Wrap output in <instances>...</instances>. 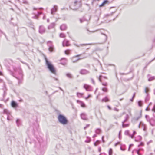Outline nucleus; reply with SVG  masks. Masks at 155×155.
<instances>
[{"label": "nucleus", "mask_w": 155, "mask_h": 155, "mask_svg": "<svg viewBox=\"0 0 155 155\" xmlns=\"http://www.w3.org/2000/svg\"><path fill=\"white\" fill-rule=\"evenodd\" d=\"M13 69L14 72L16 73L18 72L19 74V76L17 77L15 76V74L10 70H9L10 74L13 77H15L18 80V83H21V80L22 79L23 77V74L21 68L20 67L17 68L15 66L13 67Z\"/></svg>", "instance_id": "obj_1"}, {"label": "nucleus", "mask_w": 155, "mask_h": 155, "mask_svg": "<svg viewBox=\"0 0 155 155\" xmlns=\"http://www.w3.org/2000/svg\"><path fill=\"white\" fill-rule=\"evenodd\" d=\"M45 59L46 65L47 66L48 68L52 73L56 75V72L54 66L50 61H48L47 59Z\"/></svg>", "instance_id": "obj_2"}, {"label": "nucleus", "mask_w": 155, "mask_h": 155, "mask_svg": "<svg viewBox=\"0 0 155 155\" xmlns=\"http://www.w3.org/2000/svg\"><path fill=\"white\" fill-rule=\"evenodd\" d=\"M58 119L59 122L63 125L66 124L68 123L66 117L63 115L59 114L58 116Z\"/></svg>", "instance_id": "obj_3"}, {"label": "nucleus", "mask_w": 155, "mask_h": 155, "mask_svg": "<svg viewBox=\"0 0 155 155\" xmlns=\"http://www.w3.org/2000/svg\"><path fill=\"white\" fill-rule=\"evenodd\" d=\"M81 5V0H76L72 3L70 6L71 9L76 10L78 9Z\"/></svg>", "instance_id": "obj_4"}, {"label": "nucleus", "mask_w": 155, "mask_h": 155, "mask_svg": "<svg viewBox=\"0 0 155 155\" xmlns=\"http://www.w3.org/2000/svg\"><path fill=\"white\" fill-rule=\"evenodd\" d=\"M81 5V0H76L72 3L70 6L71 9L76 10L78 9Z\"/></svg>", "instance_id": "obj_5"}, {"label": "nucleus", "mask_w": 155, "mask_h": 155, "mask_svg": "<svg viewBox=\"0 0 155 155\" xmlns=\"http://www.w3.org/2000/svg\"><path fill=\"white\" fill-rule=\"evenodd\" d=\"M47 44L49 47V51L51 52L53 51L54 48L52 42L51 41H49L47 42Z\"/></svg>", "instance_id": "obj_6"}, {"label": "nucleus", "mask_w": 155, "mask_h": 155, "mask_svg": "<svg viewBox=\"0 0 155 155\" xmlns=\"http://www.w3.org/2000/svg\"><path fill=\"white\" fill-rule=\"evenodd\" d=\"M149 88L147 87H146L144 91L147 94V96L145 99V101L146 102H147L150 99V97L148 96V92L149 91Z\"/></svg>", "instance_id": "obj_7"}, {"label": "nucleus", "mask_w": 155, "mask_h": 155, "mask_svg": "<svg viewBox=\"0 0 155 155\" xmlns=\"http://www.w3.org/2000/svg\"><path fill=\"white\" fill-rule=\"evenodd\" d=\"M81 118L84 120H88V118L87 114L84 113H82L80 114Z\"/></svg>", "instance_id": "obj_8"}, {"label": "nucleus", "mask_w": 155, "mask_h": 155, "mask_svg": "<svg viewBox=\"0 0 155 155\" xmlns=\"http://www.w3.org/2000/svg\"><path fill=\"white\" fill-rule=\"evenodd\" d=\"M84 87L87 91H91L92 90V87L88 85L85 84L84 86Z\"/></svg>", "instance_id": "obj_9"}, {"label": "nucleus", "mask_w": 155, "mask_h": 155, "mask_svg": "<svg viewBox=\"0 0 155 155\" xmlns=\"http://www.w3.org/2000/svg\"><path fill=\"white\" fill-rule=\"evenodd\" d=\"M147 121L149 122L150 124L152 126H155V119L151 118Z\"/></svg>", "instance_id": "obj_10"}, {"label": "nucleus", "mask_w": 155, "mask_h": 155, "mask_svg": "<svg viewBox=\"0 0 155 155\" xmlns=\"http://www.w3.org/2000/svg\"><path fill=\"white\" fill-rule=\"evenodd\" d=\"M45 31L44 27L43 26H40L39 28V32L41 34L44 33Z\"/></svg>", "instance_id": "obj_11"}, {"label": "nucleus", "mask_w": 155, "mask_h": 155, "mask_svg": "<svg viewBox=\"0 0 155 155\" xmlns=\"http://www.w3.org/2000/svg\"><path fill=\"white\" fill-rule=\"evenodd\" d=\"M80 73L81 74H86L89 73V71L86 69H82L80 70Z\"/></svg>", "instance_id": "obj_12"}, {"label": "nucleus", "mask_w": 155, "mask_h": 155, "mask_svg": "<svg viewBox=\"0 0 155 155\" xmlns=\"http://www.w3.org/2000/svg\"><path fill=\"white\" fill-rule=\"evenodd\" d=\"M58 9L57 6H54L53 8L51 9V13L52 15H54L55 12L57 11Z\"/></svg>", "instance_id": "obj_13"}, {"label": "nucleus", "mask_w": 155, "mask_h": 155, "mask_svg": "<svg viewBox=\"0 0 155 155\" xmlns=\"http://www.w3.org/2000/svg\"><path fill=\"white\" fill-rule=\"evenodd\" d=\"M63 46H68L70 45L69 41L66 39H65L63 42Z\"/></svg>", "instance_id": "obj_14"}, {"label": "nucleus", "mask_w": 155, "mask_h": 155, "mask_svg": "<svg viewBox=\"0 0 155 155\" xmlns=\"http://www.w3.org/2000/svg\"><path fill=\"white\" fill-rule=\"evenodd\" d=\"M77 102L79 104H80L81 107H85V105L83 101H80L79 100H77Z\"/></svg>", "instance_id": "obj_15"}, {"label": "nucleus", "mask_w": 155, "mask_h": 155, "mask_svg": "<svg viewBox=\"0 0 155 155\" xmlns=\"http://www.w3.org/2000/svg\"><path fill=\"white\" fill-rule=\"evenodd\" d=\"M61 62L60 63L64 65H65L66 64L67 61L66 59H61L60 60Z\"/></svg>", "instance_id": "obj_16"}, {"label": "nucleus", "mask_w": 155, "mask_h": 155, "mask_svg": "<svg viewBox=\"0 0 155 155\" xmlns=\"http://www.w3.org/2000/svg\"><path fill=\"white\" fill-rule=\"evenodd\" d=\"M67 27L66 25L62 24L60 27V28L61 30H64L67 29Z\"/></svg>", "instance_id": "obj_17"}, {"label": "nucleus", "mask_w": 155, "mask_h": 155, "mask_svg": "<svg viewBox=\"0 0 155 155\" xmlns=\"http://www.w3.org/2000/svg\"><path fill=\"white\" fill-rule=\"evenodd\" d=\"M101 34L104 35V39L102 43H101V44H103L106 42L107 39V35L106 34H103V33H101Z\"/></svg>", "instance_id": "obj_18"}, {"label": "nucleus", "mask_w": 155, "mask_h": 155, "mask_svg": "<svg viewBox=\"0 0 155 155\" xmlns=\"http://www.w3.org/2000/svg\"><path fill=\"white\" fill-rule=\"evenodd\" d=\"M41 14L42 12H38V14L35 15L32 17V18L34 19H38V16Z\"/></svg>", "instance_id": "obj_19"}, {"label": "nucleus", "mask_w": 155, "mask_h": 155, "mask_svg": "<svg viewBox=\"0 0 155 155\" xmlns=\"http://www.w3.org/2000/svg\"><path fill=\"white\" fill-rule=\"evenodd\" d=\"M12 106L14 107H16L17 106V104L14 101H12L11 103Z\"/></svg>", "instance_id": "obj_20"}, {"label": "nucleus", "mask_w": 155, "mask_h": 155, "mask_svg": "<svg viewBox=\"0 0 155 155\" xmlns=\"http://www.w3.org/2000/svg\"><path fill=\"white\" fill-rule=\"evenodd\" d=\"M55 25V24L54 23H51L50 25L48 27V29L52 28H54Z\"/></svg>", "instance_id": "obj_21"}, {"label": "nucleus", "mask_w": 155, "mask_h": 155, "mask_svg": "<svg viewBox=\"0 0 155 155\" xmlns=\"http://www.w3.org/2000/svg\"><path fill=\"white\" fill-rule=\"evenodd\" d=\"M141 117V114H140V116L137 117H134L133 118L132 120V122H134L135 121H137Z\"/></svg>", "instance_id": "obj_22"}, {"label": "nucleus", "mask_w": 155, "mask_h": 155, "mask_svg": "<svg viewBox=\"0 0 155 155\" xmlns=\"http://www.w3.org/2000/svg\"><path fill=\"white\" fill-rule=\"evenodd\" d=\"M129 116L128 114H126L125 117V119L122 122V123H125L129 119Z\"/></svg>", "instance_id": "obj_23"}, {"label": "nucleus", "mask_w": 155, "mask_h": 155, "mask_svg": "<svg viewBox=\"0 0 155 155\" xmlns=\"http://www.w3.org/2000/svg\"><path fill=\"white\" fill-rule=\"evenodd\" d=\"M101 101H102V102H107L109 101V99H108V98H107V97H106L102 99Z\"/></svg>", "instance_id": "obj_24"}, {"label": "nucleus", "mask_w": 155, "mask_h": 155, "mask_svg": "<svg viewBox=\"0 0 155 155\" xmlns=\"http://www.w3.org/2000/svg\"><path fill=\"white\" fill-rule=\"evenodd\" d=\"M83 94H84V93H80L78 92L77 93V96L78 97H80V98L82 97L83 95Z\"/></svg>", "instance_id": "obj_25"}, {"label": "nucleus", "mask_w": 155, "mask_h": 155, "mask_svg": "<svg viewBox=\"0 0 155 155\" xmlns=\"http://www.w3.org/2000/svg\"><path fill=\"white\" fill-rule=\"evenodd\" d=\"M84 54V53H83L82 54H80L74 56V57H82V58H84V57L83 56V55Z\"/></svg>", "instance_id": "obj_26"}, {"label": "nucleus", "mask_w": 155, "mask_h": 155, "mask_svg": "<svg viewBox=\"0 0 155 155\" xmlns=\"http://www.w3.org/2000/svg\"><path fill=\"white\" fill-rule=\"evenodd\" d=\"M122 126L124 128L126 127H128L129 126V124H124V123H122Z\"/></svg>", "instance_id": "obj_27"}, {"label": "nucleus", "mask_w": 155, "mask_h": 155, "mask_svg": "<svg viewBox=\"0 0 155 155\" xmlns=\"http://www.w3.org/2000/svg\"><path fill=\"white\" fill-rule=\"evenodd\" d=\"M108 1L107 0H105L104 2L100 5V7H101L103 6L104 4L108 2Z\"/></svg>", "instance_id": "obj_28"}, {"label": "nucleus", "mask_w": 155, "mask_h": 155, "mask_svg": "<svg viewBox=\"0 0 155 155\" xmlns=\"http://www.w3.org/2000/svg\"><path fill=\"white\" fill-rule=\"evenodd\" d=\"M3 112L4 114H6L7 115L10 114V113L6 109H4Z\"/></svg>", "instance_id": "obj_29"}, {"label": "nucleus", "mask_w": 155, "mask_h": 155, "mask_svg": "<svg viewBox=\"0 0 155 155\" xmlns=\"http://www.w3.org/2000/svg\"><path fill=\"white\" fill-rule=\"evenodd\" d=\"M16 123L17 124V125L18 126H19L20 125V119H17L16 120Z\"/></svg>", "instance_id": "obj_30"}, {"label": "nucleus", "mask_w": 155, "mask_h": 155, "mask_svg": "<svg viewBox=\"0 0 155 155\" xmlns=\"http://www.w3.org/2000/svg\"><path fill=\"white\" fill-rule=\"evenodd\" d=\"M155 79V77L153 76L150 77L148 78V80L149 81H151Z\"/></svg>", "instance_id": "obj_31"}, {"label": "nucleus", "mask_w": 155, "mask_h": 155, "mask_svg": "<svg viewBox=\"0 0 155 155\" xmlns=\"http://www.w3.org/2000/svg\"><path fill=\"white\" fill-rule=\"evenodd\" d=\"M101 132V130L99 128L97 129L95 131V133L97 134H100Z\"/></svg>", "instance_id": "obj_32"}, {"label": "nucleus", "mask_w": 155, "mask_h": 155, "mask_svg": "<svg viewBox=\"0 0 155 155\" xmlns=\"http://www.w3.org/2000/svg\"><path fill=\"white\" fill-rule=\"evenodd\" d=\"M66 76L68 78H72V76L71 74L69 73H67L66 74Z\"/></svg>", "instance_id": "obj_33"}, {"label": "nucleus", "mask_w": 155, "mask_h": 155, "mask_svg": "<svg viewBox=\"0 0 155 155\" xmlns=\"http://www.w3.org/2000/svg\"><path fill=\"white\" fill-rule=\"evenodd\" d=\"M100 143V141L99 140H97L96 142L94 143V146H96L98 145Z\"/></svg>", "instance_id": "obj_34"}, {"label": "nucleus", "mask_w": 155, "mask_h": 155, "mask_svg": "<svg viewBox=\"0 0 155 155\" xmlns=\"http://www.w3.org/2000/svg\"><path fill=\"white\" fill-rule=\"evenodd\" d=\"M113 153L112 150V149L110 148L109 151V155H112Z\"/></svg>", "instance_id": "obj_35"}, {"label": "nucleus", "mask_w": 155, "mask_h": 155, "mask_svg": "<svg viewBox=\"0 0 155 155\" xmlns=\"http://www.w3.org/2000/svg\"><path fill=\"white\" fill-rule=\"evenodd\" d=\"M60 37L61 38H64L65 37V35L64 34L61 33L60 35Z\"/></svg>", "instance_id": "obj_36"}, {"label": "nucleus", "mask_w": 155, "mask_h": 155, "mask_svg": "<svg viewBox=\"0 0 155 155\" xmlns=\"http://www.w3.org/2000/svg\"><path fill=\"white\" fill-rule=\"evenodd\" d=\"M138 105L139 106L141 107L142 106V101H139L138 102Z\"/></svg>", "instance_id": "obj_37"}, {"label": "nucleus", "mask_w": 155, "mask_h": 155, "mask_svg": "<svg viewBox=\"0 0 155 155\" xmlns=\"http://www.w3.org/2000/svg\"><path fill=\"white\" fill-rule=\"evenodd\" d=\"M124 134L126 135H128L130 136V134L129 133V131L128 130H126L124 132Z\"/></svg>", "instance_id": "obj_38"}, {"label": "nucleus", "mask_w": 155, "mask_h": 155, "mask_svg": "<svg viewBox=\"0 0 155 155\" xmlns=\"http://www.w3.org/2000/svg\"><path fill=\"white\" fill-rule=\"evenodd\" d=\"M140 150V149H139L138 150H136V151L138 155H142V154L140 153L139 151Z\"/></svg>", "instance_id": "obj_39"}, {"label": "nucleus", "mask_w": 155, "mask_h": 155, "mask_svg": "<svg viewBox=\"0 0 155 155\" xmlns=\"http://www.w3.org/2000/svg\"><path fill=\"white\" fill-rule=\"evenodd\" d=\"M102 90L105 92H107V88L106 87H104L102 89Z\"/></svg>", "instance_id": "obj_40"}, {"label": "nucleus", "mask_w": 155, "mask_h": 155, "mask_svg": "<svg viewBox=\"0 0 155 155\" xmlns=\"http://www.w3.org/2000/svg\"><path fill=\"white\" fill-rule=\"evenodd\" d=\"M141 125H142V126H144V124L142 122H140L139 125V126H138V127L139 128H140V127L141 126Z\"/></svg>", "instance_id": "obj_41"}, {"label": "nucleus", "mask_w": 155, "mask_h": 155, "mask_svg": "<svg viewBox=\"0 0 155 155\" xmlns=\"http://www.w3.org/2000/svg\"><path fill=\"white\" fill-rule=\"evenodd\" d=\"M74 45H76L77 47H79L80 46H83V45H87V44H80V45H77L75 44H74Z\"/></svg>", "instance_id": "obj_42"}, {"label": "nucleus", "mask_w": 155, "mask_h": 155, "mask_svg": "<svg viewBox=\"0 0 155 155\" xmlns=\"http://www.w3.org/2000/svg\"><path fill=\"white\" fill-rule=\"evenodd\" d=\"M81 59H77L75 60H72V61L73 63H75L77 62L78 60H79Z\"/></svg>", "instance_id": "obj_43"}, {"label": "nucleus", "mask_w": 155, "mask_h": 155, "mask_svg": "<svg viewBox=\"0 0 155 155\" xmlns=\"http://www.w3.org/2000/svg\"><path fill=\"white\" fill-rule=\"evenodd\" d=\"M152 111L155 112V104H154L153 107L152 109Z\"/></svg>", "instance_id": "obj_44"}, {"label": "nucleus", "mask_w": 155, "mask_h": 155, "mask_svg": "<svg viewBox=\"0 0 155 155\" xmlns=\"http://www.w3.org/2000/svg\"><path fill=\"white\" fill-rule=\"evenodd\" d=\"M65 53L66 54H68L69 53V51L68 50L65 51Z\"/></svg>", "instance_id": "obj_45"}, {"label": "nucleus", "mask_w": 155, "mask_h": 155, "mask_svg": "<svg viewBox=\"0 0 155 155\" xmlns=\"http://www.w3.org/2000/svg\"><path fill=\"white\" fill-rule=\"evenodd\" d=\"M102 85L103 86H106L107 85V84L106 82L103 83H102Z\"/></svg>", "instance_id": "obj_46"}, {"label": "nucleus", "mask_w": 155, "mask_h": 155, "mask_svg": "<svg viewBox=\"0 0 155 155\" xmlns=\"http://www.w3.org/2000/svg\"><path fill=\"white\" fill-rule=\"evenodd\" d=\"M137 137L138 139V140H141V139H142L141 137L140 136H138Z\"/></svg>", "instance_id": "obj_47"}, {"label": "nucleus", "mask_w": 155, "mask_h": 155, "mask_svg": "<svg viewBox=\"0 0 155 155\" xmlns=\"http://www.w3.org/2000/svg\"><path fill=\"white\" fill-rule=\"evenodd\" d=\"M133 144H130V145L129 146V148H128V151H130V148L132 146H133Z\"/></svg>", "instance_id": "obj_48"}, {"label": "nucleus", "mask_w": 155, "mask_h": 155, "mask_svg": "<svg viewBox=\"0 0 155 155\" xmlns=\"http://www.w3.org/2000/svg\"><path fill=\"white\" fill-rule=\"evenodd\" d=\"M80 22L81 23H82L83 22H84L85 21V20L84 19H80Z\"/></svg>", "instance_id": "obj_49"}, {"label": "nucleus", "mask_w": 155, "mask_h": 155, "mask_svg": "<svg viewBox=\"0 0 155 155\" xmlns=\"http://www.w3.org/2000/svg\"><path fill=\"white\" fill-rule=\"evenodd\" d=\"M102 77V76L100 75L99 76V78H98V79L99 80V81H100V82H101V77Z\"/></svg>", "instance_id": "obj_50"}, {"label": "nucleus", "mask_w": 155, "mask_h": 155, "mask_svg": "<svg viewBox=\"0 0 155 155\" xmlns=\"http://www.w3.org/2000/svg\"><path fill=\"white\" fill-rule=\"evenodd\" d=\"M91 80L92 81V83H93V84H95V82H94V80H93V79L92 78H91Z\"/></svg>", "instance_id": "obj_51"}, {"label": "nucleus", "mask_w": 155, "mask_h": 155, "mask_svg": "<svg viewBox=\"0 0 155 155\" xmlns=\"http://www.w3.org/2000/svg\"><path fill=\"white\" fill-rule=\"evenodd\" d=\"M104 136H103L102 137V141L103 142L105 143V140H104Z\"/></svg>", "instance_id": "obj_52"}, {"label": "nucleus", "mask_w": 155, "mask_h": 155, "mask_svg": "<svg viewBox=\"0 0 155 155\" xmlns=\"http://www.w3.org/2000/svg\"><path fill=\"white\" fill-rule=\"evenodd\" d=\"M89 126V124L87 125L86 126L84 127V129H85L87 127Z\"/></svg>", "instance_id": "obj_53"}, {"label": "nucleus", "mask_w": 155, "mask_h": 155, "mask_svg": "<svg viewBox=\"0 0 155 155\" xmlns=\"http://www.w3.org/2000/svg\"><path fill=\"white\" fill-rule=\"evenodd\" d=\"M6 92L5 91H4V94L3 95V97H4L6 96Z\"/></svg>", "instance_id": "obj_54"}, {"label": "nucleus", "mask_w": 155, "mask_h": 155, "mask_svg": "<svg viewBox=\"0 0 155 155\" xmlns=\"http://www.w3.org/2000/svg\"><path fill=\"white\" fill-rule=\"evenodd\" d=\"M90 96H91V95H89L86 97L85 98V99L86 100L87 99L89 98L90 97Z\"/></svg>", "instance_id": "obj_55"}, {"label": "nucleus", "mask_w": 155, "mask_h": 155, "mask_svg": "<svg viewBox=\"0 0 155 155\" xmlns=\"http://www.w3.org/2000/svg\"><path fill=\"white\" fill-rule=\"evenodd\" d=\"M143 126V130H144L145 131H146V127H145V125L144 124V126Z\"/></svg>", "instance_id": "obj_56"}, {"label": "nucleus", "mask_w": 155, "mask_h": 155, "mask_svg": "<svg viewBox=\"0 0 155 155\" xmlns=\"http://www.w3.org/2000/svg\"><path fill=\"white\" fill-rule=\"evenodd\" d=\"M113 126H114V125H110V126L109 129H110L112 128L113 127Z\"/></svg>", "instance_id": "obj_57"}, {"label": "nucleus", "mask_w": 155, "mask_h": 155, "mask_svg": "<svg viewBox=\"0 0 155 155\" xmlns=\"http://www.w3.org/2000/svg\"><path fill=\"white\" fill-rule=\"evenodd\" d=\"M119 138L120 139L121 138V136L120 135V132H119Z\"/></svg>", "instance_id": "obj_58"}, {"label": "nucleus", "mask_w": 155, "mask_h": 155, "mask_svg": "<svg viewBox=\"0 0 155 155\" xmlns=\"http://www.w3.org/2000/svg\"><path fill=\"white\" fill-rule=\"evenodd\" d=\"M143 144V143L142 142L141 143L138 145V146L139 147L140 146H142Z\"/></svg>", "instance_id": "obj_59"}, {"label": "nucleus", "mask_w": 155, "mask_h": 155, "mask_svg": "<svg viewBox=\"0 0 155 155\" xmlns=\"http://www.w3.org/2000/svg\"><path fill=\"white\" fill-rule=\"evenodd\" d=\"M9 115H7L8 116H7V120H10V119L9 118Z\"/></svg>", "instance_id": "obj_60"}, {"label": "nucleus", "mask_w": 155, "mask_h": 155, "mask_svg": "<svg viewBox=\"0 0 155 155\" xmlns=\"http://www.w3.org/2000/svg\"><path fill=\"white\" fill-rule=\"evenodd\" d=\"M114 110H115V111H118V110H118V109H117V108H114Z\"/></svg>", "instance_id": "obj_61"}, {"label": "nucleus", "mask_w": 155, "mask_h": 155, "mask_svg": "<svg viewBox=\"0 0 155 155\" xmlns=\"http://www.w3.org/2000/svg\"><path fill=\"white\" fill-rule=\"evenodd\" d=\"M134 135H131L130 134V136H129L130 137L132 138H133L134 137Z\"/></svg>", "instance_id": "obj_62"}, {"label": "nucleus", "mask_w": 155, "mask_h": 155, "mask_svg": "<svg viewBox=\"0 0 155 155\" xmlns=\"http://www.w3.org/2000/svg\"><path fill=\"white\" fill-rule=\"evenodd\" d=\"M97 136V135H96V134H94V135L93 136V138H94V137H96Z\"/></svg>", "instance_id": "obj_63"}, {"label": "nucleus", "mask_w": 155, "mask_h": 155, "mask_svg": "<svg viewBox=\"0 0 155 155\" xmlns=\"http://www.w3.org/2000/svg\"><path fill=\"white\" fill-rule=\"evenodd\" d=\"M107 107L109 109H110H110H111V107H110V106H109L108 105V106H107Z\"/></svg>", "instance_id": "obj_64"}]
</instances>
